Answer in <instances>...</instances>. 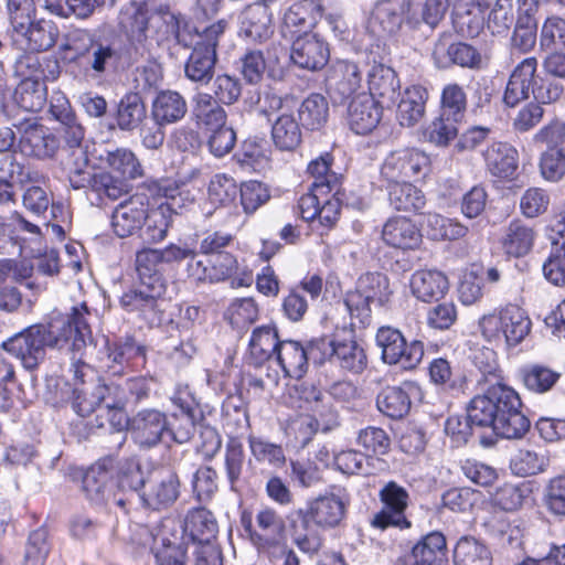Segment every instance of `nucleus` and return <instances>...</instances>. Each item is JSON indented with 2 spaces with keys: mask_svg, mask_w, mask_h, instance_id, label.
I'll use <instances>...</instances> for the list:
<instances>
[{
  "mask_svg": "<svg viewBox=\"0 0 565 565\" xmlns=\"http://www.w3.org/2000/svg\"><path fill=\"white\" fill-rule=\"evenodd\" d=\"M522 403L514 388L495 383L475 396L467 408L469 419L480 427H491L502 438L518 439L530 428V420L520 411Z\"/></svg>",
  "mask_w": 565,
  "mask_h": 565,
  "instance_id": "nucleus-1",
  "label": "nucleus"
},
{
  "mask_svg": "<svg viewBox=\"0 0 565 565\" xmlns=\"http://www.w3.org/2000/svg\"><path fill=\"white\" fill-rule=\"evenodd\" d=\"M58 54L62 61L75 64L92 81H100L113 73L121 61L117 45L95 39L84 29L68 31L58 46Z\"/></svg>",
  "mask_w": 565,
  "mask_h": 565,
  "instance_id": "nucleus-2",
  "label": "nucleus"
},
{
  "mask_svg": "<svg viewBox=\"0 0 565 565\" xmlns=\"http://www.w3.org/2000/svg\"><path fill=\"white\" fill-rule=\"evenodd\" d=\"M349 498L343 489H333L307 503L306 509L298 510L301 520V529L294 526L292 541L305 553L317 552L320 540L311 526L321 530L334 529L345 516Z\"/></svg>",
  "mask_w": 565,
  "mask_h": 565,
  "instance_id": "nucleus-3",
  "label": "nucleus"
},
{
  "mask_svg": "<svg viewBox=\"0 0 565 565\" xmlns=\"http://www.w3.org/2000/svg\"><path fill=\"white\" fill-rule=\"evenodd\" d=\"M87 316L89 310L82 303L73 307L70 313L52 311L44 321L36 324L49 349L62 350L70 345L71 351L78 353L92 337Z\"/></svg>",
  "mask_w": 565,
  "mask_h": 565,
  "instance_id": "nucleus-4",
  "label": "nucleus"
},
{
  "mask_svg": "<svg viewBox=\"0 0 565 565\" xmlns=\"http://www.w3.org/2000/svg\"><path fill=\"white\" fill-rule=\"evenodd\" d=\"M532 322L518 305L509 303L484 313L478 320L480 335L489 343L514 347L521 343L531 330Z\"/></svg>",
  "mask_w": 565,
  "mask_h": 565,
  "instance_id": "nucleus-5",
  "label": "nucleus"
},
{
  "mask_svg": "<svg viewBox=\"0 0 565 565\" xmlns=\"http://www.w3.org/2000/svg\"><path fill=\"white\" fill-rule=\"evenodd\" d=\"M536 68L535 57H526L515 66L503 94L507 106H516L529 97L530 92L540 105L551 104L561 98L563 85L550 79H540L539 83L535 78Z\"/></svg>",
  "mask_w": 565,
  "mask_h": 565,
  "instance_id": "nucleus-6",
  "label": "nucleus"
},
{
  "mask_svg": "<svg viewBox=\"0 0 565 565\" xmlns=\"http://www.w3.org/2000/svg\"><path fill=\"white\" fill-rule=\"evenodd\" d=\"M134 541L150 546L157 565H188V541L173 521L163 523L156 532L138 525Z\"/></svg>",
  "mask_w": 565,
  "mask_h": 565,
  "instance_id": "nucleus-7",
  "label": "nucleus"
},
{
  "mask_svg": "<svg viewBox=\"0 0 565 565\" xmlns=\"http://www.w3.org/2000/svg\"><path fill=\"white\" fill-rule=\"evenodd\" d=\"M392 296L388 278L380 273L361 276L353 290L345 294L344 306L352 319L364 326L370 322L371 306L385 307Z\"/></svg>",
  "mask_w": 565,
  "mask_h": 565,
  "instance_id": "nucleus-8",
  "label": "nucleus"
},
{
  "mask_svg": "<svg viewBox=\"0 0 565 565\" xmlns=\"http://www.w3.org/2000/svg\"><path fill=\"white\" fill-rule=\"evenodd\" d=\"M179 28L178 17L169 6L159 0H145L136 6L130 24V38L145 45L157 34H175Z\"/></svg>",
  "mask_w": 565,
  "mask_h": 565,
  "instance_id": "nucleus-9",
  "label": "nucleus"
},
{
  "mask_svg": "<svg viewBox=\"0 0 565 565\" xmlns=\"http://www.w3.org/2000/svg\"><path fill=\"white\" fill-rule=\"evenodd\" d=\"M429 156L418 148H403L390 152L381 166V180L385 185L417 181L430 171Z\"/></svg>",
  "mask_w": 565,
  "mask_h": 565,
  "instance_id": "nucleus-10",
  "label": "nucleus"
},
{
  "mask_svg": "<svg viewBox=\"0 0 565 565\" xmlns=\"http://www.w3.org/2000/svg\"><path fill=\"white\" fill-rule=\"evenodd\" d=\"M226 28L227 21L221 19L198 34V41L185 64V75L190 81L206 83L212 78L216 45Z\"/></svg>",
  "mask_w": 565,
  "mask_h": 565,
  "instance_id": "nucleus-11",
  "label": "nucleus"
},
{
  "mask_svg": "<svg viewBox=\"0 0 565 565\" xmlns=\"http://www.w3.org/2000/svg\"><path fill=\"white\" fill-rule=\"evenodd\" d=\"M262 110L271 122V139L282 151H291L301 142V129L292 108L275 94H265Z\"/></svg>",
  "mask_w": 565,
  "mask_h": 565,
  "instance_id": "nucleus-12",
  "label": "nucleus"
},
{
  "mask_svg": "<svg viewBox=\"0 0 565 565\" xmlns=\"http://www.w3.org/2000/svg\"><path fill=\"white\" fill-rule=\"evenodd\" d=\"M376 344L381 349L382 360L387 364H398L402 369H415L424 356L420 341L406 342L402 332L391 327H382L376 333Z\"/></svg>",
  "mask_w": 565,
  "mask_h": 565,
  "instance_id": "nucleus-13",
  "label": "nucleus"
},
{
  "mask_svg": "<svg viewBox=\"0 0 565 565\" xmlns=\"http://www.w3.org/2000/svg\"><path fill=\"white\" fill-rule=\"evenodd\" d=\"M77 398L75 402V411L81 416H87L95 409L115 411V416H118L119 424L126 422V415L122 409L128 401L126 390L117 383H100L93 387L89 396L85 390L75 391Z\"/></svg>",
  "mask_w": 565,
  "mask_h": 565,
  "instance_id": "nucleus-14",
  "label": "nucleus"
},
{
  "mask_svg": "<svg viewBox=\"0 0 565 565\" xmlns=\"http://www.w3.org/2000/svg\"><path fill=\"white\" fill-rule=\"evenodd\" d=\"M4 164H8V178L12 183L30 184L23 193L24 207L36 215L44 213L51 203L49 193L40 185L44 182V175L31 167L17 162L13 157L4 160Z\"/></svg>",
  "mask_w": 565,
  "mask_h": 565,
  "instance_id": "nucleus-15",
  "label": "nucleus"
},
{
  "mask_svg": "<svg viewBox=\"0 0 565 565\" xmlns=\"http://www.w3.org/2000/svg\"><path fill=\"white\" fill-rule=\"evenodd\" d=\"M2 349L19 360L24 369L32 371L45 360L49 348L35 323L4 341Z\"/></svg>",
  "mask_w": 565,
  "mask_h": 565,
  "instance_id": "nucleus-16",
  "label": "nucleus"
},
{
  "mask_svg": "<svg viewBox=\"0 0 565 565\" xmlns=\"http://www.w3.org/2000/svg\"><path fill=\"white\" fill-rule=\"evenodd\" d=\"M379 497L383 508L374 514L372 526L381 530L388 526L408 527L409 523L405 518L409 501L407 490L397 482L390 481L381 489Z\"/></svg>",
  "mask_w": 565,
  "mask_h": 565,
  "instance_id": "nucleus-17",
  "label": "nucleus"
},
{
  "mask_svg": "<svg viewBox=\"0 0 565 565\" xmlns=\"http://www.w3.org/2000/svg\"><path fill=\"white\" fill-rule=\"evenodd\" d=\"M322 15L323 7L320 0H295L282 14L280 32L288 40L313 33Z\"/></svg>",
  "mask_w": 565,
  "mask_h": 565,
  "instance_id": "nucleus-18",
  "label": "nucleus"
},
{
  "mask_svg": "<svg viewBox=\"0 0 565 565\" xmlns=\"http://www.w3.org/2000/svg\"><path fill=\"white\" fill-rule=\"evenodd\" d=\"M139 495L147 508L152 510L169 508L180 495L178 475L169 468L156 469L150 473L145 490Z\"/></svg>",
  "mask_w": 565,
  "mask_h": 565,
  "instance_id": "nucleus-19",
  "label": "nucleus"
},
{
  "mask_svg": "<svg viewBox=\"0 0 565 565\" xmlns=\"http://www.w3.org/2000/svg\"><path fill=\"white\" fill-rule=\"evenodd\" d=\"M255 527L249 524L246 530L259 554H264L276 545L286 542V523L273 508H262L255 515Z\"/></svg>",
  "mask_w": 565,
  "mask_h": 565,
  "instance_id": "nucleus-20",
  "label": "nucleus"
},
{
  "mask_svg": "<svg viewBox=\"0 0 565 565\" xmlns=\"http://www.w3.org/2000/svg\"><path fill=\"white\" fill-rule=\"evenodd\" d=\"M20 134L18 150L30 158L46 159L55 154L58 149V140L50 130L34 121L25 120L17 126Z\"/></svg>",
  "mask_w": 565,
  "mask_h": 565,
  "instance_id": "nucleus-21",
  "label": "nucleus"
},
{
  "mask_svg": "<svg viewBox=\"0 0 565 565\" xmlns=\"http://www.w3.org/2000/svg\"><path fill=\"white\" fill-rule=\"evenodd\" d=\"M164 294L161 285L154 284L146 286L139 281V285L125 291L120 297V306L127 312H135L149 323L160 320L159 299Z\"/></svg>",
  "mask_w": 565,
  "mask_h": 565,
  "instance_id": "nucleus-22",
  "label": "nucleus"
},
{
  "mask_svg": "<svg viewBox=\"0 0 565 565\" xmlns=\"http://www.w3.org/2000/svg\"><path fill=\"white\" fill-rule=\"evenodd\" d=\"M291 41L290 57L299 67L316 71L322 68L328 63L330 56L329 46L316 32L302 34Z\"/></svg>",
  "mask_w": 565,
  "mask_h": 565,
  "instance_id": "nucleus-23",
  "label": "nucleus"
},
{
  "mask_svg": "<svg viewBox=\"0 0 565 565\" xmlns=\"http://www.w3.org/2000/svg\"><path fill=\"white\" fill-rule=\"evenodd\" d=\"M147 199L134 195L119 203L111 215V227L119 237H128L142 228L147 220Z\"/></svg>",
  "mask_w": 565,
  "mask_h": 565,
  "instance_id": "nucleus-24",
  "label": "nucleus"
},
{
  "mask_svg": "<svg viewBox=\"0 0 565 565\" xmlns=\"http://www.w3.org/2000/svg\"><path fill=\"white\" fill-rule=\"evenodd\" d=\"M420 395V387L413 382L386 386L376 396V407L387 417L402 418L409 412L412 401Z\"/></svg>",
  "mask_w": 565,
  "mask_h": 565,
  "instance_id": "nucleus-25",
  "label": "nucleus"
},
{
  "mask_svg": "<svg viewBox=\"0 0 565 565\" xmlns=\"http://www.w3.org/2000/svg\"><path fill=\"white\" fill-rule=\"evenodd\" d=\"M536 238L535 227L520 218H514L503 228L499 244L508 258H521L531 253Z\"/></svg>",
  "mask_w": 565,
  "mask_h": 565,
  "instance_id": "nucleus-26",
  "label": "nucleus"
},
{
  "mask_svg": "<svg viewBox=\"0 0 565 565\" xmlns=\"http://www.w3.org/2000/svg\"><path fill=\"white\" fill-rule=\"evenodd\" d=\"M129 427L138 445L151 447L160 443L168 431V419L166 414L158 409H142L134 416Z\"/></svg>",
  "mask_w": 565,
  "mask_h": 565,
  "instance_id": "nucleus-27",
  "label": "nucleus"
},
{
  "mask_svg": "<svg viewBox=\"0 0 565 565\" xmlns=\"http://www.w3.org/2000/svg\"><path fill=\"white\" fill-rule=\"evenodd\" d=\"M111 476L105 462H97L85 472L83 490L94 504H106L113 499L118 507L124 508L125 499L113 493Z\"/></svg>",
  "mask_w": 565,
  "mask_h": 565,
  "instance_id": "nucleus-28",
  "label": "nucleus"
},
{
  "mask_svg": "<svg viewBox=\"0 0 565 565\" xmlns=\"http://www.w3.org/2000/svg\"><path fill=\"white\" fill-rule=\"evenodd\" d=\"M407 0H381L371 12L369 29L376 35L396 32L406 21Z\"/></svg>",
  "mask_w": 565,
  "mask_h": 565,
  "instance_id": "nucleus-29",
  "label": "nucleus"
},
{
  "mask_svg": "<svg viewBox=\"0 0 565 565\" xmlns=\"http://www.w3.org/2000/svg\"><path fill=\"white\" fill-rule=\"evenodd\" d=\"M58 35V28L53 21L40 19L32 21L22 34L11 35V38L21 50L44 52L55 45Z\"/></svg>",
  "mask_w": 565,
  "mask_h": 565,
  "instance_id": "nucleus-30",
  "label": "nucleus"
},
{
  "mask_svg": "<svg viewBox=\"0 0 565 565\" xmlns=\"http://www.w3.org/2000/svg\"><path fill=\"white\" fill-rule=\"evenodd\" d=\"M258 2L247 6L239 17V34L253 42L268 40L273 32L271 13L266 4Z\"/></svg>",
  "mask_w": 565,
  "mask_h": 565,
  "instance_id": "nucleus-31",
  "label": "nucleus"
},
{
  "mask_svg": "<svg viewBox=\"0 0 565 565\" xmlns=\"http://www.w3.org/2000/svg\"><path fill=\"white\" fill-rule=\"evenodd\" d=\"M382 110L372 95L361 93L355 96L348 108V122L358 135L371 132L380 122Z\"/></svg>",
  "mask_w": 565,
  "mask_h": 565,
  "instance_id": "nucleus-32",
  "label": "nucleus"
},
{
  "mask_svg": "<svg viewBox=\"0 0 565 565\" xmlns=\"http://www.w3.org/2000/svg\"><path fill=\"white\" fill-rule=\"evenodd\" d=\"M369 93L382 106H392L399 94V81L393 68L383 64H374L367 73Z\"/></svg>",
  "mask_w": 565,
  "mask_h": 565,
  "instance_id": "nucleus-33",
  "label": "nucleus"
},
{
  "mask_svg": "<svg viewBox=\"0 0 565 565\" xmlns=\"http://www.w3.org/2000/svg\"><path fill=\"white\" fill-rule=\"evenodd\" d=\"M412 294L423 302L438 301L448 292L447 276L436 269L416 270L409 281Z\"/></svg>",
  "mask_w": 565,
  "mask_h": 565,
  "instance_id": "nucleus-34",
  "label": "nucleus"
},
{
  "mask_svg": "<svg viewBox=\"0 0 565 565\" xmlns=\"http://www.w3.org/2000/svg\"><path fill=\"white\" fill-rule=\"evenodd\" d=\"M405 565H447V543L439 532H431L417 542L405 556Z\"/></svg>",
  "mask_w": 565,
  "mask_h": 565,
  "instance_id": "nucleus-35",
  "label": "nucleus"
},
{
  "mask_svg": "<svg viewBox=\"0 0 565 565\" xmlns=\"http://www.w3.org/2000/svg\"><path fill=\"white\" fill-rule=\"evenodd\" d=\"M488 172L501 180H511L518 169L519 154L514 147L505 142H493L483 152Z\"/></svg>",
  "mask_w": 565,
  "mask_h": 565,
  "instance_id": "nucleus-36",
  "label": "nucleus"
},
{
  "mask_svg": "<svg viewBox=\"0 0 565 565\" xmlns=\"http://www.w3.org/2000/svg\"><path fill=\"white\" fill-rule=\"evenodd\" d=\"M218 531L217 522L212 514L206 509L199 508L193 509L188 512L183 531L180 534H183L186 541H192L194 543L200 544H213V540L216 537Z\"/></svg>",
  "mask_w": 565,
  "mask_h": 565,
  "instance_id": "nucleus-37",
  "label": "nucleus"
},
{
  "mask_svg": "<svg viewBox=\"0 0 565 565\" xmlns=\"http://www.w3.org/2000/svg\"><path fill=\"white\" fill-rule=\"evenodd\" d=\"M382 238L388 246L402 249H414L419 246L422 234L409 218L396 216L390 218L384 224Z\"/></svg>",
  "mask_w": 565,
  "mask_h": 565,
  "instance_id": "nucleus-38",
  "label": "nucleus"
},
{
  "mask_svg": "<svg viewBox=\"0 0 565 565\" xmlns=\"http://www.w3.org/2000/svg\"><path fill=\"white\" fill-rule=\"evenodd\" d=\"M309 359L308 349L294 340L281 341L274 358L285 375L292 379H300L305 375Z\"/></svg>",
  "mask_w": 565,
  "mask_h": 565,
  "instance_id": "nucleus-39",
  "label": "nucleus"
},
{
  "mask_svg": "<svg viewBox=\"0 0 565 565\" xmlns=\"http://www.w3.org/2000/svg\"><path fill=\"white\" fill-rule=\"evenodd\" d=\"M188 111L184 97L175 90H161L152 102L151 115L158 124L170 125L181 120Z\"/></svg>",
  "mask_w": 565,
  "mask_h": 565,
  "instance_id": "nucleus-40",
  "label": "nucleus"
},
{
  "mask_svg": "<svg viewBox=\"0 0 565 565\" xmlns=\"http://www.w3.org/2000/svg\"><path fill=\"white\" fill-rule=\"evenodd\" d=\"M428 98L427 90L418 85L407 87L401 95L397 105L396 118L402 126L413 127L425 115V105Z\"/></svg>",
  "mask_w": 565,
  "mask_h": 565,
  "instance_id": "nucleus-41",
  "label": "nucleus"
},
{
  "mask_svg": "<svg viewBox=\"0 0 565 565\" xmlns=\"http://www.w3.org/2000/svg\"><path fill=\"white\" fill-rule=\"evenodd\" d=\"M451 0H407L406 22L435 28L445 17Z\"/></svg>",
  "mask_w": 565,
  "mask_h": 565,
  "instance_id": "nucleus-42",
  "label": "nucleus"
},
{
  "mask_svg": "<svg viewBox=\"0 0 565 565\" xmlns=\"http://www.w3.org/2000/svg\"><path fill=\"white\" fill-rule=\"evenodd\" d=\"M192 115L198 126L210 131L226 124L225 109L207 93H198L193 99Z\"/></svg>",
  "mask_w": 565,
  "mask_h": 565,
  "instance_id": "nucleus-43",
  "label": "nucleus"
},
{
  "mask_svg": "<svg viewBox=\"0 0 565 565\" xmlns=\"http://www.w3.org/2000/svg\"><path fill=\"white\" fill-rule=\"evenodd\" d=\"M332 160V156L327 152L312 160L307 168L312 178L311 190L320 192L321 195L339 193L340 177L331 170Z\"/></svg>",
  "mask_w": 565,
  "mask_h": 565,
  "instance_id": "nucleus-44",
  "label": "nucleus"
},
{
  "mask_svg": "<svg viewBox=\"0 0 565 565\" xmlns=\"http://www.w3.org/2000/svg\"><path fill=\"white\" fill-rule=\"evenodd\" d=\"M136 270L139 281L151 286L161 285V290L166 291V281L163 278V264L159 254V248H142L136 253Z\"/></svg>",
  "mask_w": 565,
  "mask_h": 565,
  "instance_id": "nucleus-45",
  "label": "nucleus"
},
{
  "mask_svg": "<svg viewBox=\"0 0 565 565\" xmlns=\"http://www.w3.org/2000/svg\"><path fill=\"white\" fill-rule=\"evenodd\" d=\"M280 342L277 330L274 327L263 326L256 328L252 333L248 344L250 359L255 364L274 360Z\"/></svg>",
  "mask_w": 565,
  "mask_h": 565,
  "instance_id": "nucleus-46",
  "label": "nucleus"
},
{
  "mask_svg": "<svg viewBox=\"0 0 565 565\" xmlns=\"http://www.w3.org/2000/svg\"><path fill=\"white\" fill-rule=\"evenodd\" d=\"M388 201L393 209L405 212H417L425 206L426 199L420 189L411 181L385 185Z\"/></svg>",
  "mask_w": 565,
  "mask_h": 565,
  "instance_id": "nucleus-47",
  "label": "nucleus"
},
{
  "mask_svg": "<svg viewBox=\"0 0 565 565\" xmlns=\"http://www.w3.org/2000/svg\"><path fill=\"white\" fill-rule=\"evenodd\" d=\"M64 128V139L71 149V158L73 167L71 168L76 174L85 173V168L89 164L90 158L87 152V146L83 145L84 128L77 122L76 117L68 124H62Z\"/></svg>",
  "mask_w": 565,
  "mask_h": 565,
  "instance_id": "nucleus-48",
  "label": "nucleus"
},
{
  "mask_svg": "<svg viewBox=\"0 0 565 565\" xmlns=\"http://www.w3.org/2000/svg\"><path fill=\"white\" fill-rule=\"evenodd\" d=\"M455 565H491L492 555L489 547L479 540L461 537L454 551Z\"/></svg>",
  "mask_w": 565,
  "mask_h": 565,
  "instance_id": "nucleus-49",
  "label": "nucleus"
},
{
  "mask_svg": "<svg viewBox=\"0 0 565 565\" xmlns=\"http://www.w3.org/2000/svg\"><path fill=\"white\" fill-rule=\"evenodd\" d=\"M300 124L309 130H319L329 118V104L321 94H311L306 97L299 108Z\"/></svg>",
  "mask_w": 565,
  "mask_h": 565,
  "instance_id": "nucleus-50",
  "label": "nucleus"
},
{
  "mask_svg": "<svg viewBox=\"0 0 565 565\" xmlns=\"http://www.w3.org/2000/svg\"><path fill=\"white\" fill-rule=\"evenodd\" d=\"M550 458L545 451L520 449L510 460V469L519 477L535 476L546 471Z\"/></svg>",
  "mask_w": 565,
  "mask_h": 565,
  "instance_id": "nucleus-51",
  "label": "nucleus"
},
{
  "mask_svg": "<svg viewBox=\"0 0 565 565\" xmlns=\"http://www.w3.org/2000/svg\"><path fill=\"white\" fill-rule=\"evenodd\" d=\"M305 401L308 404L307 409L311 412L309 415L318 419L322 430H329L339 424L338 414L332 407L331 398L328 394H323L315 387L305 392Z\"/></svg>",
  "mask_w": 565,
  "mask_h": 565,
  "instance_id": "nucleus-52",
  "label": "nucleus"
},
{
  "mask_svg": "<svg viewBox=\"0 0 565 565\" xmlns=\"http://www.w3.org/2000/svg\"><path fill=\"white\" fill-rule=\"evenodd\" d=\"M172 223L170 207L160 204L149 211L147 207V220L142 224L141 237L146 243L156 244L163 241Z\"/></svg>",
  "mask_w": 565,
  "mask_h": 565,
  "instance_id": "nucleus-53",
  "label": "nucleus"
},
{
  "mask_svg": "<svg viewBox=\"0 0 565 565\" xmlns=\"http://www.w3.org/2000/svg\"><path fill=\"white\" fill-rule=\"evenodd\" d=\"M141 356L145 359V350L142 347L137 345L132 340H126L124 342H113L106 340L105 343V366L113 369V373H119L125 363L130 360Z\"/></svg>",
  "mask_w": 565,
  "mask_h": 565,
  "instance_id": "nucleus-54",
  "label": "nucleus"
},
{
  "mask_svg": "<svg viewBox=\"0 0 565 565\" xmlns=\"http://www.w3.org/2000/svg\"><path fill=\"white\" fill-rule=\"evenodd\" d=\"M107 166L124 179H136L142 175V168L135 153L126 148L104 151L99 154Z\"/></svg>",
  "mask_w": 565,
  "mask_h": 565,
  "instance_id": "nucleus-55",
  "label": "nucleus"
},
{
  "mask_svg": "<svg viewBox=\"0 0 565 565\" xmlns=\"http://www.w3.org/2000/svg\"><path fill=\"white\" fill-rule=\"evenodd\" d=\"M337 72L341 78L330 87V94L335 103H343L361 87V73L355 63L347 61L339 63Z\"/></svg>",
  "mask_w": 565,
  "mask_h": 565,
  "instance_id": "nucleus-56",
  "label": "nucleus"
},
{
  "mask_svg": "<svg viewBox=\"0 0 565 565\" xmlns=\"http://www.w3.org/2000/svg\"><path fill=\"white\" fill-rule=\"evenodd\" d=\"M424 227L427 235L435 241L458 239L463 237L468 232V228L459 222L436 213H428L425 216Z\"/></svg>",
  "mask_w": 565,
  "mask_h": 565,
  "instance_id": "nucleus-57",
  "label": "nucleus"
},
{
  "mask_svg": "<svg viewBox=\"0 0 565 565\" xmlns=\"http://www.w3.org/2000/svg\"><path fill=\"white\" fill-rule=\"evenodd\" d=\"M524 386L533 393H545L558 381L559 374L540 364L525 365L520 370Z\"/></svg>",
  "mask_w": 565,
  "mask_h": 565,
  "instance_id": "nucleus-58",
  "label": "nucleus"
},
{
  "mask_svg": "<svg viewBox=\"0 0 565 565\" xmlns=\"http://www.w3.org/2000/svg\"><path fill=\"white\" fill-rule=\"evenodd\" d=\"M146 117V107L137 94L121 98L117 108V124L121 130H132Z\"/></svg>",
  "mask_w": 565,
  "mask_h": 565,
  "instance_id": "nucleus-59",
  "label": "nucleus"
},
{
  "mask_svg": "<svg viewBox=\"0 0 565 565\" xmlns=\"http://www.w3.org/2000/svg\"><path fill=\"white\" fill-rule=\"evenodd\" d=\"M248 446L253 458L259 462L271 467H281L285 463V454L282 448L264 438L250 435Z\"/></svg>",
  "mask_w": 565,
  "mask_h": 565,
  "instance_id": "nucleus-60",
  "label": "nucleus"
},
{
  "mask_svg": "<svg viewBox=\"0 0 565 565\" xmlns=\"http://www.w3.org/2000/svg\"><path fill=\"white\" fill-rule=\"evenodd\" d=\"M458 121L454 117L441 114L425 128L424 137L436 146H447L458 134Z\"/></svg>",
  "mask_w": 565,
  "mask_h": 565,
  "instance_id": "nucleus-61",
  "label": "nucleus"
},
{
  "mask_svg": "<svg viewBox=\"0 0 565 565\" xmlns=\"http://www.w3.org/2000/svg\"><path fill=\"white\" fill-rule=\"evenodd\" d=\"M531 489L526 483H505L494 494V502L505 511L520 509L530 498Z\"/></svg>",
  "mask_w": 565,
  "mask_h": 565,
  "instance_id": "nucleus-62",
  "label": "nucleus"
},
{
  "mask_svg": "<svg viewBox=\"0 0 565 565\" xmlns=\"http://www.w3.org/2000/svg\"><path fill=\"white\" fill-rule=\"evenodd\" d=\"M225 318L237 329L254 323L258 318V306L253 298L235 299L226 310Z\"/></svg>",
  "mask_w": 565,
  "mask_h": 565,
  "instance_id": "nucleus-63",
  "label": "nucleus"
},
{
  "mask_svg": "<svg viewBox=\"0 0 565 565\" xmlns=\"http://www.w3.org/2000/svg\"><path fill=\"white\" fill-rule=\"evenodd\" d=\"M513 0H495L487 20L492 34H505L514 23Z\"/></svg>",
  "mask_w": 565,
  "mask_h": 565,
  "instance_id": "nucleus-64",
  "label": "nucleus"
}]
</instances>
